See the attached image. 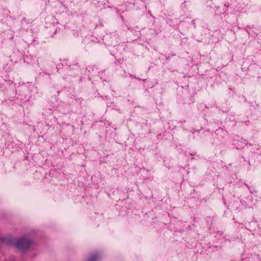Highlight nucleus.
Segmentation results:
<instances>
[{
    "label": "nucleus",
    "mask_w": 261,
    "mask_h": 261,
    "mask_svg": "<svg viewBox=\"0 0 261 261\" xmlns=\"http://www.w3.org/2000/svg\"><path fill=\"white\" fill-rule=\"evenodd\" d=\"M32 243V241L26 238L18 240L15 242L16 246L20 250H23L28 248Z\"/></svg>",
    "instance_id": "f257e3e1"
},
{
    "label": "nucleus",
    "mask_w": 261,
    "mask_h": 261,
    "mask_svg": "<svg viewBox=\"0 0 261 261\" xmlns=\"http://www.w3.org/2000/svg\"><path fill=\"white\" fill-rule=\"evenodd\" d=\"M98 256L97 255L94 254L92 255L88 260V261H96Z\"/></svg>",
    "instance_id": "f03ea898"
}]
</instances>
